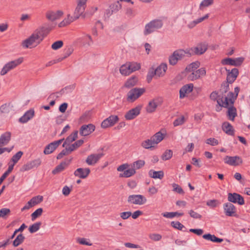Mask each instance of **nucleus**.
Instances as JSON below:
<instances>
[{"mask_svg":"<svg viewBox=\"0 0 250 250\" xmlns=\"http://www.w3.org/2000/svg\"><path fill=\"white\" fill-rule=\"evenodd\" d=\"M45 36L44 29L38 28L28 39L22 42V45L26 48L34 47L43 40Z\"/></svg>","mask_w":250,"mask_h":250,"instance_id":"1","label":"nucleus"},{"mask_svg":"<svg viewBox=\"0 0 250 250\" xmlns=\"http://www.w3.org/2000/svg\"><path fill=\"white\" fill-rule=\"evenodd\" d=\"M239 92V88L236 87L234 88V93L230 92L228 93L227 96L225 95V97H222L219 98L217 101L218 104L222 107H228L229 105L233 104L235 100L236 99L238 94Z\"/></svg>","mask_w":250,"mask_h":250,"instance_id":"2","label":"nucleus"},{"mask_svg":"<svg viewBox=\"0 0 250 250\" xmlns=\"http://www.w3.org/2000/svg\"><path fill=\"white\" fill-rule=\"evenodd\" d=\"M190 55L188 49L176 50L169 57V63L171 65H175L179 61L183 59L185 57H190Z\"/></svg>","mask_w":250,"mask_h":250,"instance_id":"3","label":"nucleus"},{"mask_svg":"<svg viewBox=\"0 0 250 250\" xmlns=\"http://www.w3.org/2000/svg\"><path fill=\"white\" fill-rule=\"evenodd\" d=\"M163 25L162 20L160 19H155L147 23L145 27L144 34L145 36L148 35L155 30L160 29Z\"/></svg>","mask_w":250,"mask_h":250,"instance_id":"4","label":"nucleus"},{"mask_svg":"<svg viewBox=\"0 0 250 250\" xmlns=\"http://www.w3.org/2000/svg\"><path fill=\"white\" fill-rule=\"evenodd\" d=\"M144 88H133L130 90L126 94V101L133 103L141 97L145 92Z\"/></svg>","mask_w":250,"mask_h":250,"instance_id":"5","label":"nucleus"},{"mask_svg":"<svg viewBox=\"0 0 250 250\" xmlns=\"http://www.w3.org/2000/svg\"><path fill=\"white\" fill-rule=\"evenodd\" d=\"M23 61V58L22 57H21L18 58V59L15 60L14 61H11L6 64L3 66L2 69L0 72V75L3 76L5 75L8 71L14 69L16 66L20 65L21 63Z\"/></svg>","mask_w":250,"mask_h":250,"instance_id":"6","label":"nucleus"},{"mask_svg":"<svg viewBox=\"0 0 250 250\" xmlns=\"http://www.w3.org/2000/svg\"><path fill=\"white\" fill-rule=\"evenodd\" d=\"M146 198L140 194H133L129 195L127 198L128 203L138 205H142L146 202Z\"/></svg>","mask_w":250,"mask_h":250,"instance_id":"7","label":"nucleus"},{"mask_svg":"<svg viewBox=\"0 0 250 250\" xmlns=\"http://www.w3.org/2000/svg\"><path fill=\"white\" fill-rule=\"evenodd\" d=\"M244 61L243 57H238L236 58H227L222 60L221 63L223 65H230L234 66H240Z\"/></svg>","mask_w":250,"mask_h":250,"instance_id":"8","label":"nucleus"},{"mask_svg":"<svg viewBox=\"0 0 250 250\" xmlns=\"http://www.w3.org/2000/svg\"><path fill=\"white\" fill-rule=\"evenodd\" d=\"M223 209L226 216L238 217V216L236 213V208L232 203L230 202L225 203L223 205Z\"/></svg>","mask_w":250,"mask_h":250,"instance_id":"9","label":"nucleus"},{"mask_svg":"<svg viewBox=\"0 0 250 250\" xmlns=\"http://www.w3.org/2000/svg\"><path fill=\"white\" fill-rule=\"evenodd\" d=\"M206 70L204 67H201L198 69L193 71L188 76L189 80L193 81L206 76Z\"/></svg>","mask_w":250,"mask_h":250,"instance_id":"10","label":"nucleus"},{"mask_svg":"<svg viewBox=\"0 0 250 250\" xmlns=\"http://www.w3.org/2000/svg\"><path fill=\"white\" fill-rule=\"evenodd\" d=\"M208 49V46L205 43H201L196 47L188 49V52L190 53V57L194 55H200L204 53Z\"/></svg>","mask_w":250,"mask_h":250,"instance_id":"11","label":"nucleus"},{"mask_svg":"<svg viewBox=\"0 0 250 250\" xmlns=\"http://www.w3.org/2000/svg\"><path fill=\"white\" fill-rule=\"evenodd\" d=\"M41 163L42 161L40 158L29 161L22 166L21 171L24 172L38 167L41 165Z\"/></svg>","mask_w":250,"mask_h":250,"instance_id":"12","label":"nucleus"},{"mask_svg":"<svg viewBox=\"0 0 250 250\" xmlns=\"http://www.w3.org/2000/svg\"><path fill=\"white\" fill-rule=\"evenodd\" d=\"M87 0H77V5L74 11V15L78 19L84 12Z\"/></svg>","mask_w":250,"mask_h":250,"instance_id":"13","label":"nucleus"},{"mask_svg":"<svg viewBox=\"0 0 250 250\" xmlns=\"http://www.w3.org/2000/svg\"><path fill=\"white\" fill-rule=\"evenodd\" d=\"M228 200L230 203H238L240 205H243L245 203L243 197L236 193H229Z\"/></svg>","mask_w":250,"mask_h":250,"instance_id":"14","label":"nucleus"},{"mask_svg":"<svg viewBox=\"0 0 250 250\" xmlns=\"http://www.w3.org/2000/svg\"><path fill=\"white\" fill-rule=\"evenodd\" d=\"M118 120L119 118L117 116L111 115L102 122L101 127L103 128H106L113 126Z\"/></svg>","mask_w":250,"mask_h":250,"instance_id":"15","label":"nucleus"},{"mask_svg":"<svg viewBox=\"0 0 250 250\" xmlns=\"http://www.w3.org/2000/svg\"><path fill=\"white\" fill-rule=\"evenodd\" d=\"M224 162L230 166H236L242 163V159L238 156H226L224 159Z\"/></svg>","mask_w":250,"mask_h":250,"instance_id":"16","label":"nucleus"},{"mask_svg":"<svg viewBox=\"0 0 250 250\" xmlns=\"http://www.w3.org/2000/svg\"><path fill=\"white\" fill-rule=\"evenodd\" d=\"M142 106L138 105L127 111L125 115L127 120H131L135 118L140 113Z\"/></svg>","mask_w":250,"mask_h":250,"instance_id":"17","label":"nucleus"},{"mask_svg":"<svg viewBox=\"0 0 250 250\" xmlns=\"http://www.w3.org/2000/svg\"><path fill=\"white\" fill-rule=\"evenodd\" d=\"M63 139L54 141L45 146L43 152L45 154L52 153L62 142Z\"/></svg>","mask_w":250,"mask_h":250,"instance_id":"18","label":"nucleus"},{"mask_svg":"<svg viewBox=\"0 0 250 250\" xmlns=\"http://www.w3.org/2000/svg\"><path fill=\"white\" fill-rule=\"evenodd\" d=\"M162 102L158 98L150 100L146 107V111L148 113L154 112L158 106L161 104Z\"/></svg>","mask_w":250,"mask_h":250,"instance_id":"19","label":"nucleus"},{"mask_svg":"<svg viewBox=\"0 0 250 250\" xmlns=\"http://www.w3.org/2000/svg\"><path fill=\"white\" fill-rule=\"evenodd\" d=\"M95 129V126L93 124L83 125L80 129V134L81 136H86L90 134Z\"/></svg>","mask_w":250,"mask_h":250,"instance_id":"20","label":"nucleus"},{"mask_svg":"<svg viewBox=\"0 0 250 250\" xmlns=\"http://www.w3.org/2000/svg\"><path fill=\"white\" fill-rule=\"evenodd\" d=\"M225 69L227 72V81L230 83H233L238 76V69L236 68H234L231 70L228 69L227 68Z\"/></svg>","mask_w":250,"mask_h":250,"instance_id":"21","label":"nucleus"},{"mask_svg":"<svg viewBox=\"0 0 250 250\" xmlns=\"http://www.w3.org/2000/svg\"><path fill=\"white\" fill-rule=\"evenodd\" d=\"M90 170L89 168H78L74 172V175L79 178L85 179L90 174Z\"/></svg>","mask_w":250,"mask_h":250,"instance_id":"22","label":"nucleus"},{"mask_svg":"<svg viewBox=\"0 0 250 250\" xmlns=\"http://www.w3.org/2000/svg\"><path fill=\"white\" fill-rule=\"evenodd\" d=\"M63 14V12L61 10L49 11L46 13V16L48 20L53 21L61 18Z\"/></svg>","mask_w":250,"mask_h":250,"instance_id":"23","label":"nucleus"},{"mask_svg":"<svg viewBox=\"0 0 250 250\" xmlns=\"http://www.w3.org/2000/svg\"><path fill=\"white\" fill-rule=\"evenodd\" d=\"M103 156V153L92 154L87 157L85 162L88 165H95Z\"/></svg>","mask_w":250,"mask_h":250,"instance_id":"24","label":"nucleus"},{"mask_svg":"<svg viewBox=\"0 0 250 250\" xmlns=\"http://www.w3.org/2000/svg\"><path fill=\"white\" fill-rule=\"evenodd\" d=\"M11 132L10 131H6L1 134L0 136V147L7 145L11 140Z\"/></svg>","mask_w":250,"mask_h":250,"instance_id":"25","label":"nucleus"},{"mask_svg":"<svg viewBox=\"0 0 250 250\" xmlns=\"http://www.w3.org/2000/svg\"><path fill=\"white\" fill-rule=\"evenodd\" d=\"M193 84L189 83L186 84L182 87L179 91L180 98L183 99L185 97L186 94L189 93L193 90Z\"/></svg>","mask_w":250,"mask_h":250,"instance_id":"26","label":"nucleus"},{"mask_svg":"<svg viewBox=\"0 0 250 250\" xmlns=\"http://www.w3.org/2000/svg\"><path fill=\"white\" fill-rule=\"evenodd\" d=\"M77 19L78 18H76V16L74 14L73 16H71L70 14H68L66 16V17L62 21L59 23V27H65L67 25H69Z\"/></svg>","mask_w":250,"mask_h":250,"instance_id":"27","label":"nucleus"},{"mask_svg":"<svg viewBox=\"0 0 250 250\" xmlns=\"http://www.w3.org/2000/svg\"><path fill=\"white\" fill-rule=\"evenodd\" d=\"M35 112L34 109H30L27 111L19 119V122L21 123H26L34 117Z\"/></svg>","mask_w":250,"mask_h":250,"instance_id":"28","label":"nucleus"},{"mask_svg":"<svg viewBox=\"0 0 250 250\" xmlns=\"http://www.w3.org/2000/svg\"><path fill=\"white\" fill-rule=\"evenodd\" d=\"M72 158L68 160L67 161H63L58 165L52 171L53 174H56L63 171L70 164Z\"/></svg>","mask_w":250,"mask_h":250,"instance_id":"29","label":"nucleus"},{"mask_svg":"<svg viewBox=\"0 0 250 250\" xmlns=\"http://www.w3.org/2000/svg\"><path fill=\"white\" fill-rule=\"evenodd\" d=\"M222 130L228 135L234 136V130L233 126L228 122H224L222 126Z\"/></svg>","mask_w":250,"mask_h":250,"instance_id":"30","label":"nucleus"},{"mask_svg":"<svg viewBox=\"0 0 250 250\" xmlns=\"http://www.w3.org/2000/svg\"><path fill=\"white\" fill-rule=\"evenodd\" d=\"M167 69V65L166 63H162L155 69V73H156V76L158 77H162L164 76Z\"/></svg>","mask_w":250,"mask_h":250,"instance_id":"31","label":"nucleus"},{"mask_svg":"<svg viewBox=\"0 0 250 250\" xmlns=\"http://www.w3.org/2000/svg\"><path fill=\"white\" fill-rule=\"evenodd\" d=\"M148 175L152 178L162 179L164 176V173L162 170L156 171L151 169L148 172Z\"/></svg>","mask_w":250,"mask_h":250,"instance_id":"32","label":"nucleus"},{"mask_svg":"<svg viewBox=\"0 0 250 250\" xmlns=\"http://www.w3.org/2000/svg\"><path fill=\"white\" fill-rule=\"evenodd\" d=\"M166 134L159 131L153 135L151 137L156 146L160 143L165 138Z\"/></svg>","mask_w":250,"mask_h":250,"instance_id":"33","label":"nucleus"},{"mask_svg":"<svg viewBox=\"0 0 250 250\" xmlns=\"http://www.w3.org/2000/svg\"><path fill=\"white\" fill-rule=\"evenodd\" d=\"M141 146L146 149H152L155 147L156 145L154 143L151 137L149 139L143 141L141 143Z\"/></svg>","mask_w":250,"mask_h":250,"instance_id":"34","label":"nucleus"},{"mask_svg":"<svg viewBox=\"0 0 250 250\" xmlns=\"http://www.w3.org/2000/svg\"><path fill=\"white\" fill-rule=\"evenodd\" d=\"M78 131L76 130L73 133L68 136L63 143L62 146L64 147L65 145H69L71 143L74 141L78 137Z\"/></svg>","mask_w":250,"mask_h":250,"instance_id":"35","label":"nucleus"},{"mask_svg":"<svg viewBox=\"0 0 250 250\" xmlns=\"http://www.w3.org/2000/svg\"><path fill=\"white\" fill-rule=\"evenodd\" d=\"M137 77L133 76L128 79L124 84V87L127 88H130L134 86L137 83Z\"/></svg>","mask_w":250,"mask_h":250,"instance_id":"36","label":"nucleus"},{"mask_svg":"<svg viewBox=\"0 0 250 250\" xmlns=\"http://www.w3.org/2000/svg\"><path fill=\"white\" fill-rule=\"evenodd\" d=\"M232 105H230V106L228 108L227 114L229 119L231 121H233L237 116L236 109Z\"/></svg>","mask_w":250,"mask_h":250,"instance_id":"37","label":"nucleus"},{"mask_svg":"<svg viewBox=\"0 0 250 250\" xmlns=\"http://www.w3.org/2000/svg\"><path fill=\"white\" fill-rule=\"evenodd\" d=\"M200 66V62L198 61L193 62L188 65L186 68V70L187 72H191L194 70L197 69Z\"/></svg>","mask_w":250,"mask_h":250,"instance_id":"38","label":"nucleus"},{"mask_svg":"<svg viewBox=\"0 0 250 250\" xmlns=\"http://www.w3.org/2000/svg\"><path fill=\"white\" fill-rule=\"evenodd\" d=\"M130 68L127 62L121 66L120 68V72L122 75L127 76L131 73V71Z\"/></svg>","mask_w":250,"mask_h":250,"instance_id":"39","label":"nucleus"},{"mask_svg":"<svg viewBox=\"0 0 250 250\" xmlns=\"http://www.w3.org/2000/svg\"><path fill=\"white\" fill-rule=\"evenodd\" d=\"M136 173V171L132 167L125 170L123 173H120L119 175L120 177L128 178L132 176Z\"/></svg>","mask_w":250,"mask_h":250,"instance_id":"40","label":"nucleus"},{"mask_svg":"<svg viewBox=\"0 0 250 250\" xmlns=\"http://www.w3.org/2000/svg\"><path fill=\"white\" fill-rule=\"evenodd\" d=\"M83 143V140L81 139L76 141L74 144L67 147V149L69 150V152H71L72 151H74V150L80 147L81 145H82Z\"/></svg>","mask_w":250,"mask_h":250,"instance_id":"41","label":"nucleus"},{"mask_svg":"<svg viewBox=\"0 0 250 250\" xmlns=\"http://www.w3.org/2000/svg\"><path fill=\"white\" fill-rule=\"evenodd\" d=\"M25 239V237L22 234H19L14 240L13 245L14 247H17L21 244Z\"/></svg>","mask_w":250,"mask_h":250,"instance_id":"42","label":"nucleus"},{"mask_svg":"<svg viewBox=\"0 0 250 250\" xmlns=\"http://www.w3.org/2000/svg\"><path fill=\"white\" fill-rule=\"evenodd\" d=\"M41 225L42 223L40 222L33 224L28 229L29 232L31 233L37 232L40 229Z\"/></svg>","mask_w":250,"mask_h":250,"instance_id":"43","label":"nucleus"},{"mask_svg":"<svg viewBox=\"0 0 250 250\" xmlns=\"http://www.w3.org/2000/svg\"><path fill=\"white\" fill-rule=\"evenodd\" d=\"M145 164V162L142 160H137L134 162L131 167L134 169H138L142 167Z\"/></svg>","mask_w":250,"mask_h":250,"instance_id":"44","label":"nucleus"},{"mask_svg":"<svg viewBox=\"0 0 250 250\" xmlns=\"http://www.w3.org/2000/svg\"><path fill=\"white\" fill-rule=\"evenodd\" d=\"M43 200V197L41 195H38L33 197L29 201L33 206H34L41 202Z\"/></svg>","mask_w":250,"mask_h":250,"instance_id":"45","label":"nucleus"},{"mask_svg":"<svg viewBox=\"0 0 250 250\" xmlns=\"http://www.w3.org/2000/svg\"><path fill=\"white\" fill-rule=\"evenodd\" d=\"M10 209L7 208H2L0 209V218L5 219L10 214Z\"/></svg>","mask_w":250,"mask_h":250,"instance_id":"46","label":"nucleus"},{"mask_svg":"<svg viewBox=\"0 0 250 250\" xmlns=\"http://www.w3.org/2000/svg\"><path fill=\"white\" fill-rule=\"evenodd\" d=\"M43 211L42 208H39L31 214V220L34 221L36 218L40 216Z\"/></svg>","mask_w":250,"mask_h":250,"instance_id":"47","label":"nucleus"},{"mask_svg":"<svg viewBox=\"0 0 250 250\" xmlns=\"http://www.w3.org/2000/svg\"><path fill=\"white\" fill-rule=\"evenodd\" d=\"M229 83L227 81L222 83L220 89V92L223 95L224 93H227L229 90Z\"/></svg>","mask_w":250,"mask_h":250,"instance_id":"48","label":"nucleus"},{"mask_svg":"<svg viewBox=\"0 0 250 250\" xmlns=\"http://www.w3.org/2000/svg\"><path fill=\"white\" fill-rule=\"evenodd\" d=\"M172 155L173 152L171 150H167L162 155V159L164 161L168 160L172 157Z\"/></svg>","mask_w":250,"mask_h":250,"instance_id":"49","label":"nucleus"},{"mask_svg":"<svg viewBox=\"0 0 250 250\" xmlns=\"http://www.w3.org/2000/svg\"><path fill=\"white\" fill-rule=\"evenodd\" d=\"M23 154V152L21 151H18L15 155L13 156L11 158V161L13 162V164H16L21 159L22 155Z\"/></svg>","mask_w":250,"mask_h":250,"instance_id":"50","label":"nucleus"},{"mask_svg":"<svg viewBox=\"0 0 250 250\" xmlns=\"http://www.w3.org/2000/svg\"><path fill=\"white\" fill-rule=\"evenodd\" d=\"M171 225L172 227L177 229L183 230V229H185V227L178 221H172L171 222Z\"/></svg>","mask_w":250,"mask_h":250,"instance_id":"51","label":"nucleus"},{"mask_svg":"<svg viewBox=\"0 0 250 250\" xmlns=\"http://www.w3.org/2000/svg\"><path fill=\"white\" fill-rule=\"evenodd\" d=\"M214 0H203L200 4V9H202L203 7H208L212 5Z\"/></svg>","mask_w":250,"mask_h":250,"instance_id":"52","label":"nucleus"},{"mask_svg":"<svg viewBox=\"0 0 250 250\" xmlns=\"http://www.w3.org/2000/svg\"><path fill=\"white\" fill-rule=\"evenodd\" d=\"M128 63L130 68V70L131 71V73L132 72L139 70L141 67L140 64L136 62H128Z\"/></svg>","mask_w":250,"mask_h":250,"instance_id":"53","label":"nucleus"},{"mask_svg":"<svg viewBox=\"0 0 250 250\" xmlns=\"http://www.w3.org/2000/svg\"><path fill=\"white\" fill-rule=\"evenodd\" d=\"M185 121V117L182 116L179 118H177L173 122V125L174 126H177L183 125Z\"/></svg>","mask_w":250,"mask_h":250,"instance_id":"54","label":"nucleus"},{"mask_svg":"<svg viewBox=\"0 0 250 250\" xmlns=\"http://www.w3.org/2000/svg\"><path fill=\"white\" fill-rule=\"evenodd\" d=\"M206 143L212 146H217L219 144L218 141L214 138H209L207 139L206 141Z\"/></svg>","mask_w":250,"mask_h":250,"instance_id":"55","label":"nucleus"},{"mask_svg":"<svg viewBox=\"0 0 250 250\" xmlns=\"http://www.w3.org/2000/svg\"><path fill=\"white\" fill-rule=\"evenodd\" d=\"M162 237V235L158 233H150L149 234V238L154 241H160Z\"/></svg>","mask_w":250,"mask_h":250,"instance_id":"56","label":"nucleus"},{"mask_svg":"<svg viewBox=\"0 0 250 250\" xmlns=\"http://www.w3.org/2000/svg\"><path fill=\"white\" fill-rule=\"evenodd\" d=\"M172 186L173 188V191L176 192H177L179 194H183L184 193V191L183 189L177 184L175 183H173L172 184Z\"/></svg>","mask_w":250,"mask_h":250,"instance_id":"57","label":"nucleus"},{"mask_svg":"<svg viewBox=\"0 0 250 250\" xmlns=\"http://www.w3.org/2000/svg\"><path fill=\"white\" fill-rule=\"evenodd\" d=\"M63 45V42L62 41H58L54 42L51 46L53 50H57Z\"/></svg>","mask_w":250,"mask_h":250,"instance_id":"58","label":"nucleus"},{"mask_svg":"<svg viewBox=\"0 0 250 250\" xmlns=\"http://www.w3.org/2000/svg\"><path fill=\"white\" fill-rule=\"evenodd\" d=\"M154 76H156V73H155V71L154 70V68L151 69L148 72L147 75V81L148 83H149L153 77Z\"/></svg>","mask_w":250,"mask_h":250,"instance_id":"59","label":"nucleus"},{"mask_svg":"<svg viewBox=\"0 0 250 250\" xmlns=\"http://www.w3.org/2000/svg\"><path fill=\"white\" fill-rule=\"evenodd\" d=\"M218 204V201L215 199L208 200L207 202V205L211 208H215Z\"/></svg>","mask_w":250,"mask_h":250,"instance_id":"60","label":"nucleus"},{"mask_svg":"<svg viewBox=\"0 0 250 250\" xmlns=\"http://www.w3.org/2000/svg\"><path fill=\"white\" fill-rule=\"evenodd\" d=\"M188 213L190 215V216L193 218L194 219H201L202 218V216L198 213L197 212H195L192 209L188 211Z\"/></svg>","mask_w":250,"mask_h":250,"instance_id":"61","label":"nucleus"},{"mask_svg":"<svg viewBox=\"0 0 250 250\" xmlns=\"http://www.w3.org/2000/svg\"><path fill=\"white\" fill-rule=\"evenodd\" d=\"M69 151L66 147L65 149H63L60 153H59L57 156V159H62L64 155H68L69 153Z\"/></svg>","mask_w":250,"mask_h":250,"instance_id":"62","label":"nucleus"},{"mask_svg":"<svg viewBox=\"0 0 250 250\" xmlns=\"http://www.w3.org/2000/svg\"><path fill=\"white\" fill-rule=\"evenodd\" d=\"M216 236L213 234H211L209 233L208 234H205L203 235V238L205 239H206L207 240H209L211 242H215V239Z\"/></svg>","mask_w":250,"mask_h":250,"instance_id":"63","label":"nucleus"},{"mask_svg":"<svg viewBox=\"0 0 250 250\" xmlns=\"http://www.w3.org/2000/svg\"><path fill=\"white\" fill-rule=\"evenodd\" d=\"M224 97L223 95H218V93L216 91H213L210 95V98L213 101H218L219 98H221Z\"/></svg>","mask_w":250,"mask_h":250,"instance_id":"64","label":"nucleus"}]
</instances>
